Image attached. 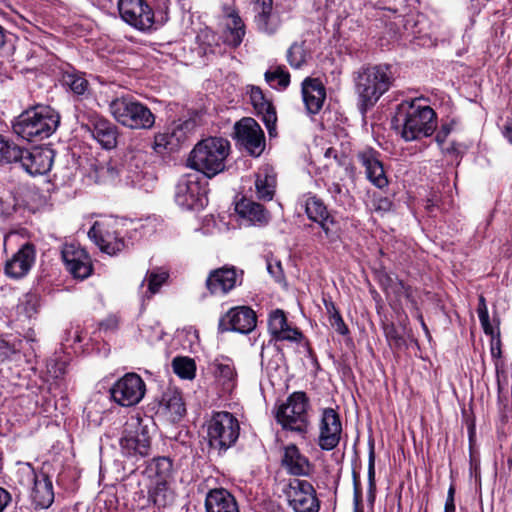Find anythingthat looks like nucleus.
I'll return each instance as SVG.
<instances>
[{"instance_id":"obj_1","label":"nucleus","mask_w":512,"mask_h":512,"mask_svg":"<svg viewBox=\"0 0 512 512\" xmlns=\"http://www.w3.org/2000/svg\"><path fill=\"white\" fill-rule=\"evenodd\" d=\"M393 83V74L387 65L367 66L354 77L358 108L362 114L371 109Z\"/></svg>"},{"instance_id":"obj_2","label":"nucleus","mask_w":512,"mask_h":512,"mask_svg":"<svg viewBox=\"0 0 512 512\" xmlns=\"http://www.w3.org/2000/svg\"><path fill=\"white\" fill-rule=\"evenodd\" d=\"M397 121L402 126L401 136L407 142L432 135L437 125L434 110L418 100L402 102L398 106Z\"/></svg>"},{"instance_id":"obj_3","label":"nucleus","mask_w":512,"mask_h":512,"mask_svg":"<svg viewBox=\"0 0 512 512\" xmlns=\"http://www.w3.org/2000/svg\"><path fill=\"white\" fill-rule=\"evenodd\" d=\"M60 122L59 114L48 106H37L22 112L13 122V131L29 141H41L51 136Z\"/></svg>"},{"instance_id":"obj_4","label":"nucleus","mask_w":512,"mask_h":512,"mask_svg":"<svg viewBox=\"0 0 512 512\" xmlns=\"http://www.w3.org/2000/svg\"><path fill=\"white\" fill-rule=\"evenodd\" d=\"M230 143L222 137H208L199 141L188 158L189 166L211 178L225 169Z\"/></svg>"},{"instance_id":"obj_5","label":"nucleus","mask_w":512,"mask_h":512,"mask_svg":"<svg viewBox=\"0 0 512 512\" xmlns=\"http://www.w3.org/2000/svg\"><path fill=\"white\" fill-rule=\"evenodd\" d=\"M170 1L159 0L156 12L144 0H120L118 9L121 18L131 26L145 31L154 24L163 25L168 21Z\"/></svg>"},{"instance_id":"obj_6","label":"nucleus","mask_w":512,"mask_h":512,"mask_svg":"<svg viewBox=\"0 0 512 512\" xmlns=\"http://www.w3.org/2000/svg\"><path fill=\"white\" fill-rule=\"evenodd\" d=\"M111 116L120 125L130 129H150L155 123V116L143 103L132 96H120L109 103Z\"/></svg>"},{"instance_id":"obj_7","label":"nucleus","mask_w":512,"mask_h":512,"mask_svg":"<svg viewBox=\"0 0 512 512\" xmlns=\"http://www.w3.org/2000/svg\"><path fill=\"white\" fill-rule=\"evenodd\" d=\"M206 432L210 448L221 453L236 443L240 425L230 412H215L206 423Z\"/></svg>"},{"instance_id":"obj_8","label":"nucleus","mask_w":512,"mask_h":512,"mask_svg":"<svg viewBox=\"0 0 512 512\" xmlns=\"http://www.w3.org/2000/svg\"><path fill=\"white\" fill-rule=\"evenodd\" d=\"M309 399L302 391L289 395L276 411V420L283 429L305 434L309 426Z\"/></svg>"},{"instance_id":"obj_9","label":"nucleus","mask_w":512,"mask_h":512,"mask_svg":"<svg viewBox=\"0 0 512 512\" xmlns=\"http://www.w3.org/2000/svg\"><path fill=\"white\" fill-rule=\"evenodd\" d=\"M119 443L126 457L138 459L148 456L151 450L148 426L140 418H131L125 424Z\"/></svg>"},{"instance_id":"obj_10","label":"nucleus","mask_w":512,"mask_h":512,"mask_svg":"<svg viewBox=\"0 0 512 512\" xmlns=\"http://www.w3.org/2000/svg\"><path fill=\"white\" fill-rule=\"evenodd\" d=\"M285 495L294 512H319L320 500L313 485L303 479H290Z\"/></svg>"},{"instance_id":"obj_11","label":"nucleus","mask_w":512,"mask_h":512,"mask_svg":"<svg viewBox=\"0 0 512 512\" xmlns=\"http://www.w3.org/2000/svg\"><path fill=\"white\" fill-rule=\"evenodd\" d=\"M118 226L116 220L96 221L88 232L89 238L102 252L115 255L125 248Z\"/></svg>"},{"instance_id":"obj_12","label":"nucleus","mask_w":512,"mask_h":512,"mask_svg":"<svg viewBox=\"0 0 512 512\" xmlns=\"http://www.w3.org/2000/svg\"><path fill=\"white\" fill-rule=\"evenodd\" d=\"M146 386L136 373H127L110 389L113 400L123 407L138 404L144 397Z\"/></svg>"},{"instance_id":"obj_13","label":"nucleus","mask_w":512,"mask_h":512,"mask_svg":"<svg viewBox=\"0 0 512 512\" xmlns=\"http://www.w3.org/2000/svg\"><path fill=\"white\" fill-rule=\"evenodd\" d=\"M235 138L252 156H259L265 148V136L260 125L250 117L242 118L234 125Z\"/></svg>"},{"instance_id":"obj_14","label":"nucleus","mask_w":512,"mask_h":512,"mask_svg":"<svg viewBox=\"0 0 512 512\" xmlns=\"http://www.w3.org/2000/svg\"><path fill=\"white\" fill-rule=\"evenodd\" d=\"M93 139H95L104 149L110 150L117 146L119 136L118 127L107 118L99 114H91L87 122L82 125Z\"/></svg>"},{"instance_id":"obj_15","label":"nucleus","mask_w":512,"mask_h":512,"mask_svg":"<svg viewBox=\"0 0 512 512\" xmlns=\"http://www.w3.org/2000/svg\"><path fill=\"white\" fill-rule=\"evenodd\" d=\"M20 154L13 164H19L30 175H42L52 168L54 151L51 148H35L31 151L21 148Z\"/></svg>"},{"instance_id":"obj_16","label":"nucleus","mask_w":512,"mask_h":512,"mask_svg":"<svg viewBox=\"0 0 512 512\" xmlns=\"http://www.w3.org/2000/svg\"><path fill=\"white\" fill-rule=\"evenodd\" d=\"M61 254L67 270L74 278L84 280L91 275L93 271L91 258L78 244H65Z\"/></svg>"},{"instance_id":"obj_17","label":"nucleus","mask_w":512,"mask_h":512,"mask_svg":"<svg viewBox=\"0 0 512 512\" xmlns=\"http://www.w3.org/2000/svg\"><path fill=\"white\" fill-rule=\"evenodd\" d=\"M175 200L187 210H201L207 205L205 189L196 179H182L176 188Z\"/></svg>"},{"instance_id":"obj_18","label":"nucleus","mask_w":512,"mask_h":512,"mask_svg":"<svg viewBox=\"0 0 512 512\" xmlns=\"http://www.w3.org/2000/svg\"><path fill=\"white\" fill-rule=\"evenodd\" d=\"M256 314L248 306H237L231 308L219 320V330L234 331L242 334L250 333L256 327Z\"/></svg>"},{"instance_id":"obj_19","label":"nucleus","mask_w":512,"mask_h":512,"mask_svg":"<svg viewBox=\"0 0 512 512\" xmlns=\"http://www.w3.org/2000/svg\"><path fill=\"white\" fill-rule=\"evenodd\" d=\"M342 425L339 414L333 408H325L319 424L318 445L322 450L330 451L340 442Z\"/></svg>"},{"instance_id":"obj_20","label":"nucleus","mask_w":512,"mask_h":512,"mask_svg":"<svg viewBox=\"0 0 512 512\" xmlns=\"http://www.w3.org/2000/svg\"><path fill=\"white\" fill-rule=\"evenodd\" d=\"M242 270L234 266H224L210 272L206 280V286L211 294H227L241 283Z\"/></svg>"},{"instance_id":"obj_21","label":"nucleus","mask_w":512,"mask_h":512,"mask_svg":"<svg viewBox=\"0 0 512 512\" xmlns=\"http://www.w3.org/2000/svg\"><path fill=\"white\" fill-rule=\"evenodd\" d=\"M357 160L365 169L367 179L377 188L383 189L388 185L380 153L373 148H365L357 153Z\"/></svg>"},{"instance_id":"obj_22","label":"nucleus","mask_w":512,"mask_h":512,"mask_svg":"<svg viewBox=\"0 0 512 512\" xmlns=\"http://www.w3.org/2000/svg\"><path fill=\"white\" fill-rule=\"evenodd\" d=\"M35 260V246L31 243H25L6 261L4 272L9 278L21 279L29 273Z\"/></svg>"},{"instance_id":"obj_23","label":"nucleus","mask_w":512,"mask_h":512,"mask_svg":"<svg viewBox=\"0 0 512 512\" xmlns=\"http://www.w3.org/2000/svg\"><path fill=\"white\" fill-rule=\"evenodd\" d=\"M305 212L310 220L320 225L328 239L333 240L336 237L335 220L330 216L327 207L320 198L315 195H308L305 200Z\"/></svg>"},{"instance_id":"obj_24","label":"nucleus","mask_w":512,"mask_h":512,"mask_svg":"<svg viewBox=\"0 0 512 512\" xmlns=\"http://www.w3.org/2000/svg\"><path fill=\"white\" fill-rule=\"evenodd\" d=\"M30 498L35 509H46L54 501L51 478L44 472H33V487Z\"/></svg>"},{"instance_id":"obj_25","label":"nucleus","mask_w":512,"mask_h":512,"mask_svg":"<svg viewBox=\"0 0 512 512\" xmlns=\"http://www.w3.org/2000/svg\"><path fill=\"white\" fill-rule=\"evenodd\" d=\"M302 98L309 114H317L326 99V89L317 78H306L302 82Z\"/></svg>"},{"instance_id":"obj_26","label":"nucleus","mask_w":512,"mask_h":512,"mask_svg":"<svg viewBox=\"0 0 512 512\" xmlns=\"http://www.w3.org/2000/svg\"><path fill=\"white\" fill-rule=\"evenodd\" d=\"M252 3L257 28L266 34H274L280 26V19L272 12L273 1L252 0Z\"/></svg>"},{"instance_id":"obj_27","label":"nucleus","mask_w":512,"mask_h":512,"mask_svg":"<svg viewBox=\"0 0 512 512\" xmlns=\"http://www.w3.org/2000/svg\"><path fill=\"white\" fill-rule=\"evenodd\" d=\"M269 331L277 341L299 342L302 333L288 325L286 315L283 310L277 309L269 316Z\"/></svg>"},{"instance_id":"obj_28","label":"nucleus","mask_w":512,"mask_h":512,"mask_svg":"<svg viewBox=\"0 0 512 512\" xmlns=\"http://www.w3.org/2000/svg\"><path fill=\"white\" fill-rule=\"evenodd\" d=\"M240 218L249 222L254 226H265L270 221L269 211L261 204L250 199H241L235 207Z\"/></svg>"},{"instance_id":"obj_29","label":"nucleus","mask_w":512,"mask_h":512,"mask_svg":"<svg viewBox=\"0 0 512 512\" xmlns=\"http://www.w3.org/2000/svg\"><path fill=\"white\" fill-rule=\"evenodd\" d=\"M206 512H240L235 497L224 488L210 490L205 498Z\"/></svg>"},{"instance_id":"obj_30","label":"nucleus","mask_w":512,"mask_h":512,"mask_svg":"<svg viewBox=\"0 0 512 512\" xmlns=\"http://www.w3.org/2000/svg\"><path fill=\"white\" fill-rule=\"evenodd\" d=\"M282 465L289 474L294 476H308L311 472L309 460L301 454L298 447L294 444H290L284 448Z\"/></svg>"},{"instance_id":"obj_31","label":"nucleus","mask_w":512,"mask_h":512,"mask_svg":"<svg viewBox=\"0 0 512 512\" xmlns=\"http://www.w3.org/2000/svg\"><path fill=\"white\" fill-rule=\"evenodd\" d=\"M190 123L184 122L181 124H177L171 129H168L165 132L158 133L154 137V145L153 148L157 152H161L162 150L169 149L173 150L176 148L181 142H183L187 138V129L189 128Z\"/></svg>"},{"instance_id":"obj_32","label":"nucleus","mask_w":512,"mask_h":512,"mask_svg":"<svg viewBox=\"0 0 512 512\" xmlns=\"http://www.w3.org/2000/svg\"><path fill=\"white\" fill-rule=\"evenodd\" d=\"M148 500L158 508L172 505L175 500V493L171 489L169 481L152 479L148 488Z\"/></svg>"},{"instance_id":"obj_33","label":"nucleus","mask_w":512,"mask_h":512,"mask_svg":"<svg viewBox=\"0 0 512 512\" xmlns=\"http://www.w3.org/2000/svg\"><path fill=\"white\" fill-rule=\"evenodd\" d=\"M160 406L172 421L180 420L186 412L181 393L177 390H167L163 393Z\"/></svg>"},{"instance_id":"obj_34","label":"nucleus","mask_w":512,"mask_h":512,"mask_svg":"<svg viewBox=\"0 0 512 512\" xmlns=\"http://www.w3.org/2000/svg\"><path fill=\"white\" fill-rule=\"evenodd\" d=\"M276 178L268 172L259 173L255 180L257 197L263 201H270L275 194Z\"/></svg>"},{"instance_id":"obj_35","label":"nucleus","mask_w":512,"mask_h":512,"mask_svg":"<svg viewBox=\"0 0 512 512\" xmlns=\"http://www.w3.org/2000/svg\"><path fill=\"white\" fill-rule=\"evenodd\" d=\"M258 116L264 122L268 133L273 136L276 130L277 115L272 103L267 99L254 107Z\"/></svg>"},{"instance_id":"obj_36","label":"nucleus","mask_w":512,"mask_h":512,"mask_svg":"<svg viewBox=\"0 0 512 512\" xmlns=\"http://www.w3.org/2000/svg\"><path fill=\"white\" fill-rule=\"evenodd\" d=\"M323 303L325 306L326 314L328 316V321L330 326L339 334L346 335L349 330L347 325L344 323V320L336 308L334 302L331 298H323Z\"/></svg>"},{"instance_id":"obj_37","label":"nucleus","mask_w":512,"mask_h":512,"mask_svg":"<svg viewBox=\"0 0 512 512\" xmlns=\"http://www.w3.org/2000/svg\"><path fill=\"white\" fill-rule=\"evenodd\" d=\"M264 77L272 88L285 90L290 84V74L283 66H276L267 70Z\"/></svg>"},{"instance_id":"obj_38","label":"nucleus","mask_w":512,"mask_h":512,"mask_svg":"<svg viewBox=\"0 0 512 512\" xmlns=\"http://www.w3.org/2000/svg\"><path fill=\"white\" fill-rule=\"evenodd\" d=\"M172 368L176 375L182 379H193L196 372V364L189 357H175L172 361Z\"/></svg>"},{"instance_id":"obj_39","label":"nucleus","mask_w":512,"mask_h":512,"mask_svg":"<svg viewBox=\"0 0 512 512\" xmlns=\"http://www.w3.org/2000/svg\"><path fill=\"white\" fill-rule=\"evenodd\" d=\"M21 147L0 135V165L13 164L21 156Z\"/></svg>"},{"instance_id":"obj_40","label":"nucleus","mask_w":512,"mask_h":512,"mask_svg":"<svg viewBox=\"0 0 512 512\" xmlns=\"http://www.w3.org/2000/svg\"><path fill=\"white\" fill-rule=\"evenodd\" d=\"M232 24L233 26L228 25L225 41L229 45L237 47L240 45L245 35L244 25L238 16L232 17Z\"/></svg>"},{"instance_id":"obj_41","label":"nucleus","mask_w":512,"mask_h":512,"mask_svg":"<svg viewBox=\"0 0 512 512\" xmlns=\"http://www.w3.org/2000/svg\"><path fill=\"white\" fill-rule=\"evenodd\" d=\"M63 82L77 95H83L88 89V81L78 73H66Z\"/></svg>"},{"instance_id":"obj_42","label":"nucleus","mask_w":512,"mask_h":512,"mask_svg":"<svg viewBox=\"0 0 512 512\" xmlns=\"http://www.w3.org/2000/svg\"><path fill=\"white\" fill-rule=\"evenodd\" d=\"M150 471H154L155 473L153 479L168 480L172 471V462L166 457L157 458L154 460Z\"/></svg>"},{"instance_id":"obj_43","label":"nucleus","mask_w":512,"mask_h":512,"mask_svg":"<svg viewBox=\"0 0 512 512\" xmlns=\"http://www.w3.org/2000/svg\"><path fill=\"white\" fill-rule=\"evenodd\" d=\"M168 279V273L163 270L151 271L144 281L148 282V291L154 295Z\"/></svg>"},{"instance_id":"obj_44","label":"nucleus","mask_w":512,"mask_h":512,"mask_svg":"<svg viewBox=\"0 0 512 512\" xmlns=\"http://www.w3.org/2000/svg\"><path fill=\"white\" fill-rule=\"evenodd\" d=\"M385 289H390L392 292L399 294L400 296H404L406 298L411 297V287L407 286L403 281L398 279H392L390 276L386 275L385 279L382 280Z\"/></svg>"},{"instance_id":"obj_45","label":"nucleus","mask_w":512,"mask_h":512,"mask_svg":"<svg viewBox=\"0 0 512 512\" xmlns=\"http://www.w3.org/2000/svg\"><path fill=\"white\" fill-rule=\"evenodd\" d=\"M287 61L290 66L299 68L305 62V55L302 47L298 44H293L287 51Z\"/></svg>"},{"instance_id":"obj_46","label":"nucleus","mask_w":512,"mask_h":512,"mask_svg":"<svg viewBox=\"0 0 512 512\" xmlns=\"http://www.w3.org/2000/svg\"><path fill=\"white\" fill-rule=\"evenodd\" d=\"M216 375L225 381L231 382L236 376L235 368L232 363H218L216 365Z\"/></svg>"},{"instance_id":"obj_47","label":"nucleus","mask_w":512,"mask_h":512,"mask_svg":"<svg viewBox=\"0 0 512 512\" xmlns=\"http://www.w3.org/2000/svg\"><path fill=\"white\" fill-rule=\"evenodd\" d=\"M19 308L22 313L31 318L37 313V297L35 295H26Z\"/></svg>"},{"instance_id":"obj_48","label":"nucleus","mask_w":512,"mask_h":512,"mask_svg":"<svg viewBox=\"0 0 512 512\" xmlns=\"http://www.w3.org/2000/svg\"><path fill=\"white\" fill-rule=\"evenodd\" d=\"M353 488H354V495H353L354 512H363L361 509V502H362L361 483H360L359 475L356 471H353Z\"/></svg>"},{"instance_id":"obj_49","label":"nucleus","mask_w":512,"mask_h":512,"mask_svg":"<svg viewBox=\"0 0 512 512\" xmlns=\"http://www.w3.org/2000/svg\"><path fill=\"white\" fill-rule=\"evenodd\" d=\"M19 350V346L0 338V362L10 358Z\"/></svg>"},{"instance_id":"obj_50","label":"nucleus","mask_w":512,"mask_h":512,"mask_svg":"<svg viewBox=\"0 0 512 512\" xmlns=\"http://www.w3.org/2000/svg\"><path fill=\"white\" fill-rule=\"evenodd\" d=\"M372 208L376 212H388L392 208V202L387 197H374Z\"/></svg>"},{"instance_id":"obj_51","label":"nucleus","mask_w":512,"mask_h":512,"mask_svg":"<svg viewBox=\"0 0 512 512\" xmlns=\"http://www.w3.org/2000/svg\"><path fill=\"white\" fill-rule=\"evenodd\" d=\"M368 480L370 489H373L375 487V455L373 448L369 452Z\"/></svg>"},{"instance_id":"obj_52","label":"nucleus","mask_w":512,"mask_h":512,"mask_svg":"<svg viewBox=\"0 0 512 512\" xmlns=\"http://www.w3.org/2000/svg\"><path fill=\"white\" fill-rule=\"evenodd\" d=\"M452 128L453 127L451 123H445L441 125L435 137V140L439 145L444 144L448 135L451 133Z\"/></svg>"},{"instance_id":"obj_53","label":"nucleus","mask_w":512,"mask_h":512,"mask_svg":"<svg viewBox=\"0 0 512 512\" xmlns=\"http://www.w3.org/2000/svg\"><path fill=\"white\" fill-rule=\"evenodd\" d=\"M250 100H251L253 107H255L256 105L264 102L267 99H266L263 91L259 87L252 86L250 89Z\"/></svg>"},{"instance_id":"obj_54","label":"nucleus","mask_w":512,"mask_h":512,"mask_svg":"<svg viewBox=\"0 0 512 512\" xmlns=\"http://www.w3.org/2000/svg\"><path fill=\"white\" fill-rule=\"evenodd\" d=\"M490 351L493 359L498 360L501 358L502 351L499 333L496 337H492Z\"/></svg>"},{"instance_id":"obj_55","label":"nucleus","mask_w":512,"mask_h":512,"mask_svg":"<svg viewBox=\"0 0 512 512\" xmlns=\"http://www.w3.org/2000/svg\"><path fill=\"white\" fill-rule=\"evenodd\" d=\"M454 493H455L454 487L450 486V488L448 490L446 503H445V509H444L446 512H455Z\"/></svg>"},{"instance_id":"obj_56","label":"nucleus","mask_w":512,"mask_h":512,"mask_svg":"<svg viewBox=\"0 0 512 512\" xmlns=\"http://www.w3.org/2000/svg\"><path fill=\"white\" fill-rule=\"evenodd\" d=\"M11 501L10 493L4 488L0 487V512H3Z\"/></svg>"},{"instance_id":"obj_57","label":"nucleus","mask_w":512,"mask_h":512,"mask_svg":"<svg viewBox=\"0 0 512 512\" xmlns=\"http://www.w3.org/2000/svg\"><path fill=\"white\" fill-rule=\"evenodd\" d=\"M477 313H478L479 319L485 320V318L487 316H489L488 310H487V306H486V303H485V299H484L483 296H480V298H479V304H478Z\"/></svg>"},{"instance_id":"obj_58","label":"nucleus","mask_w":512,"mask_h":512,"mask_svg":"<svg viewBox=\"0 0 512 512\" xmlns=\"http://www.w3.org/2000/svg\"><path fill=\"white\" fill-rule=\"evenodd\" d=\"M479 320H480V323L482 325L484 332L488 335H491L492 337H495L494 336V328L490 323L489 316H487L485 318V320H483V319H479Z\"/></svg>"},{"instance_id":"obj_59","label":"nucleus","mask_w":512,"mask_h":512,"mask_svg":"<svg viewBox=\"0 0 512 512\" xmlns=\"http://www.w3.org/2000/svg\"><path fill=\"white\" fill-rule=\"evenodd\" d=\"M269 273L271 275H273L277 280L280 279V276H281V265L280 263H277L275 266H273L272 264H268V267H267Z\"/></svg>"},{"instance_id":"obj_60","label":"nucleus","mask_w":512,"mask_h":512,"mask_svg":"<svg viewBox=\"0 0 512 512\" xmlns=\"http://www.w3.org/2000/svg\"><path fill=\"white\" fill-rule=\"evenodd\" d=\"M11 207L10 203L0 198V215L9 214Z\"/></svg>"},{"instance_id":"obj_61","label":"nucleus","mask_w":512,"mask_h":512,"mask_svg":"<svg viewBox=\"0 0 512 512\" xmlns=\"http://www.w3.org/2000/svg\"><path fill=\"white\" fill-rule=\"evenodd\" d=\"M504 135L512 143V119L505 124Z\"/></svg>"},{"instance_id":"obj_62","label":"nucleus","mask_w":512,"mask_h":512,"mask_svg":"<svg viewBox=\"0 0 512 512\" xmlns=\"http://www.w3.org/2000/svg\"><path fill=\"white\" fill-rule=\"evenodd\" d=\"M328 191L333 195H339L342 193V186L339 183H332V185L328 188Z\"/></svg>"},{"instance_id":"obj_63","label":"nucleus","mask_w":512,"mask_h":512,"mask_svg":"<svg viewBox=\"0 0 512 512\" xmlns=\"http://www.w3.org/2000/svg\"><path fill=\"white\" fill-rule=\"evenodd\" d=\"M117 326V321L114 318H109L106 321L101 323V327L104 329L115 328Z\"/></svg>"},{"instance_id":"obj_64","label":"nucleus","mask_w":512,"mask_h":512,"mask_svg":"<svg viewBox=\"0 0 512 512\" xmlns=\"http://www.w3.org/2000/svg\"><path fill=\"white\" fill-rule=\"evenodd\" d=\"M5 43V31L4 28L0 25V47H2Z\"/></svg>"}]
</instances>
